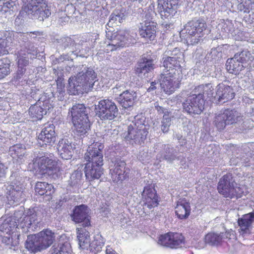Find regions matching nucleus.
<instances>
[{
  "label": "nucleus",
  "mask_w": 254,
  "mask_h": 254,
  "mask_svg": "<svg viewBox=\"0 0 254 254\" xmlns=\"http://www.w3.org/2000/svg\"><path fill=\"white\" fill-rule=\"evenodd\" d=\"M96 74L90 67H85L76 76L71 77L68 79V91L73 95H79L88 93L94 89V86L98 84L96 80Z\"/></svg>",
  "instance_id": "obj_1"
},
{
  "label": "nucleus",
  "mask_w": 254,
  "mask_h": 254,
  "mask_svg": "<svg viewBox=\"0 0 254 254\" xmlns=\"http://www.w3.org/2000/svg\"><path fill=\"white\" fill-rule=\"evenodd\" d=\"M55 236L51 230H43L37 235L28 237L25 243L26 249L36 253L49 247L55 240Z\"/></svg>",
  "instance_id": "obj_2"
},
{
  "label": "nucleus",
  "mask_w": 254,
  "mask_h": 254,
  "mask_svg": "<svg viewBox=\"0 0 254 254\" xmlns=\"http://www.w3.org/2000/svg\"><path fill=\"white\" fill-rule=\"evenodd\" d=\"M43 0H22V13H25L32 19L43 21L51 14L48 6L43 2Z\"/></svg>",
  "instance_id": "obj_3"
},
{
  "label": "nucleus",
  "mask_w": 254,
  "mask_h": 254,
  "mask_svg": "<svg viewBox=\"0 0 254 254\" xmlns=\"http://www.w3.org/2000/svg\"><path fill=\"white\" fill-rule=\"evenodd\" d=\"M206 29V24L202 20H192L185 25L181 32L187 34V43L193 45L198 44L202 40Z\"/></svg>",
  "instance_id": "obj_4"
},
{
  "label": "nucleus",
  "mask_w": 254,
  "mask_h": 254,
  "mask_svg": "<svg viewBox=\"0 0 254 254\" xmlns=\"http://www.w3.org/2000/svg\"><path fill=\"white\" fill-rule=\"evenodd\" d=\"M243 120L241 114L236 109H225L223 112L216 114L213 124L219 130H223L227 125L240 122Z\"/></svg>",
  "instance_id": "obj_5"
},
{
  "label": "nucleus",
  "mask_w": 254,
  "mask_h": 254,
  "mask_svg": "<svg viewBox=\"0 0 254 254\" xmlns=\"http://www.w3.org/2000/svg\"><path fill=\"white\" fill-rule=\"evenodd\" d=\"M253 60V57L249 51H243L227 60L226 64L227 69L231 73L237 74L247 66L249 62Z\"/></svg>",
  "instance_id": "obj_6"
},
{
  "label": "nucleus",
  "mask_w": 254,
  "mask_h": 254,
  "mask_svg": "<svg viewBox=\"0 0 254 254\" xmlns=\"http://www.w3.org/2000/svg\"><path fill=\"white\" fill-rule=\"evenodd\" d=\"M176 69L164 70L158 78L160 87L163 91L169 95L173 93L179 87L180 80L179 73Z\"/></svg>",
  "instance_id": "obj_7"
},
{
  "label": "nucleus",
  "mask_w": 254,
  "mask_h": 254,
  "mask_svg": "<svg viewBox=\"0 0 254 254\" xmlns=\"http://www.w3.org/2000/svg\"><path fill=\"white\" fill-rule=\"evenodd\" d=\"M204 98L200 94L192 92L183 102V110L192 116L199 115L204 110Z\"/></svg>",
  "instance_id": "obj_8"
},
{
  "label": "nucleus",
  "mask_w": 254,
  "mask_h": 254,
  "mask_svg": "<svg viewBox=\"0 0 254 254\" xmlns=\"http://www.w3.org/2000/svg\"><path fill=\"white\" fill-rule=\"evenodd\" d=\"M95 111L96 115L102 120H112L118 114L116 105L108 99L101 100L95 105Z\"/></svg>",
  "instance_id": "obj_9"
},
{
  "label": "nucleus",
  "mask_w": 254,
  "mask_h": 254,
  "mask_svg": "<svg viewBox=\"0 0 254 254\" xmlns=\"http://www.w3.org/2000/svg\"><path fill=\"white\" fill-rule=\"evenodd\" d=\"M39 169L42 174H46L50 178L56 179L59 177V168L57 162L53 159V156H43L37 158Z\"/></svg>",
  "instance_id": "obj_10"
},
{
  "label": "nucleus",
  "mask_w": 254,
  "mask_h": 254,
  "mask_svg": "<svg viewBox=\"0 0 254 254\" xmlns=\"http://www.w3.org/2000/svg\"><path fill=\"white\" fill-rule=\"evenodd\" d=\"M106 37L111 41L108 45V50H116L118 48L123 47L128 45L131 42V38L127 31L119 30L112 33L111 31L106 32Z\"/></svg>",
  "instance_id": "obj_11"
},
{
  "label": "nucleus",
  "mask_w": 254,
  "mask_h": 254,
  "mask_svg": "<svg viewBox=\"0 0 254 254\" xmlns=\"http://www.w3.org/2000/svg\"><path fill=\"white\" fill-rule=\"evenodd\" d=\"M235 185L236 184L231 175H224L219 182L218 186L219 192L226 197L237 196L238 190L239 188L235 187Z\"/></svg>",
  "instance_id": "obj_12"
},
{
  "label": "nucleus",
  "mask_w": 254,
  "mask_h": 254,
  "mask_svg": "<svg viewBox=\"0 0 254 254\" xmlns=\"http://www.w3.org/2000/svg\"><path fill=\"white\" fill-rule=\"evenodd\" d=\"M104 145L101 143L96 142L90 145L85 154L84 158L88 163L103 164V150Z\"/></svg>",
  "instance_id": "obj_13"
},
{
  "label": "nucleus",
  "mask_w": 254,
  "mask_h": 254,
  "mask_svg": "<svg viewBox=\"0 0 254 254\" xmlns=\"http://www.w3.org/2000/svg\"><path fill=\"white\" fill-rule=\"evenodd\" d=\"M89 212V210L87 206L83 204L76 206L70 215L71 219L76 223L81 224L83 228L88 227L90 225Z\"/></svg>",
  "instance_id": "obj_14"
},
{
  "label": "nucleus",
  "mask_w": 254,
  "mask_h": 254,
  "mask_svg": "<svg viewBox=\"0 0 254 254\" xmlns=\"http://www.w3.org/2000/svg\"><path fill=\"white\" fill-rule=\"evenodd\" d=\"M56 140L55 126L53 124H48L42 129L38 136V144L40 146L45 145H52Z\"/></svg>",
  "instance_id": "obj_15"
},
{
  "label": "nucleus",
  "mask_w": 254,
  "mask_h": 254,
  "mask_svg": "<svg viewBox=\"0 0 254 254\" xmlns=\"http://www.w3.org/2000/svg\"><path fill=\"white\" fill-rule=\"evenodd\" d=\"M178 3L176 0H158V9L162 18L171 17L176 12Z\"/></svg>",
  "instance_id": "obj_16"
},
{
  "label": "nucleus",
  "mask_w": 254,
  "mask_h": 254,
  "mask_svg": "<svg viewBox=\"0 0 254 254\" xmlns=\"http://www.w3.org/2000/svg\"><path fill=\"white\" fill-rule=\"evenodd\" d=\"M235 93L233 89L229 86L223 83L219 84L216 87L214 98L219 102L224 103L234 98Z\"/></svg>",
  "instance_id": "obj_17"
},
{
  "label": "nucleus",
  "mask_w": 254,
  "mask_h": 254,
  "mask_svg": "<svg viewBox=\"0 0 254 254\" xmlns=\"http://www.w3.org/2000/svg\"><path fill=\"white\" fill-rule=\"evenodd\" d=\"M126 163L123 161L116 163L113 168L110 169V174L113 181L118 183L126 179L129 170H126Z\"/></svg>",
  "instance_id": "obj_18"
},
{
  "label": "nucleus",
  "mask_w": 254,
  "mask_h": 254,
  "mask_svg": "<svg viewBox=\"0 0 254 254\" xmlns=\"http://www.w3.org/2000/svg\"><path fill=\"white\" fill-rule=\"evenodd\" d=\"M22 215V210L16 211L13 216L6 218L0 226V231L8 233H13V230L18 228V218Z\"/></svg>",
  "instance_id": "obj_19"
},
{
  "label": "nucleus",
  "mask_w": 254,
  "mask_h": 254,
  "mask_svg": "<svg viewBox=\"0 0 254 254\" xmlns=\"http://www.w3.org/2000/svg\"><path fill=\"white\" fill-rule=\"evenodd\" d=\"M7 190V198L10 205H17L25 199V194L18 186L14 188V186H9Z\"/></svg>",
  "instance_id": "obj_20"
},
{
  "label": "nucleus",
  "mask_w": 254,
  "mask_h": 254,
  "mask_svg": "<svg viewBox=\"0 0 254 254\" xmlns=\"http://www.w3.org/2000/svg\"><path fill=\"white\" fill-rule=\"evenodd\" d=\"M103 164H97L94 163H87L85 164L84 172L85 176L89 181L99 179L103 174Z\"/></svg>",
  "instance_id": "obj_21"
},
{
  "label": "nucleus",
  "mask_w": 254,
  "mask_h": 254,
  "mask_svg": "<svg viewBox=\"0 0 254 254\" xmlns=\"http://www.w3.org/2000/svg\"><path fill=\"white\" fill-rule=\"evenodd\" d=\"M151 19H148V21H145L143 25L139 29V34L142 37L149 39L150 40H153L156 34V23L152 21V16L155 14L154 12H152Z\"/></svg>",
  "instance_id": "obj_22"
},
{
  "label": "nucleus",
  "mask_w": 254,
  "mask_h": 254,
  "mask_svg": "<svg viewBox=\"0 0 254 254\" xmlns=\"http://www.w3.org/2000/svg\"><path fill=\"white\" fill-rule=\"evenodd\" d=\"M154 61L146 58H142L136 68V72L141 77H146L148 73L154 69Z\"/></svg>",
  "instance_id": "obj_23"
},
{
  "label": "nucleus",
  "mask_w": 254,
  "mask_h": 254,
  "mask_svg": "<svg viewBox=\"0 0 254 254\" xmlns=\"http://www.w3.org/2000/svg\"><path fill=\"white\" fill-rule=\"evenodd\" d=\"M175 209V212L179 218H187L190 213V203L185 198H180L177 201Z\"/></svg>",
  "instance_id": "obj_24"
},
{
  "label": "nucleus",
  "mask_w": 254,
  "mask_h": 254,
  "mask_svg": "<svg viewBox=\"0 0 254 254\" xmlns=\"http://www.w3.org/2000/svg\"><path fill=\"white\" fill-rule=\"evenodd\" d=\"M57 149L60 156L64 159H69L72 156L71 142L66 138H63L59 141Z\"/></svg>",
  "instance_id": "obj_25"
},
{
  "label": "nucleus",
  "mask_w": 254,
  "mask_h": 254,
  "mask_svg": "<svg viewBox=\"0 0 254 254\" xmlns=\"http://www.w3.org/2000/svg\"><path fill=\"white\" fill-rule=\"evenodd\" d=\"M241 233L242 235L249 234L252 224L254 222V213L251 212L244 215L238 221Z\"/></svg>",
  "instance_id": "obj_26"
},
{
  "label": "nucleus",
  "mask_w": 254,
  "mask_h": 254,
  "mask_svg": "<svg viewBox=\"0 0 254 254\" xmlns=\"http://www.w3.org/2000/svg\"><path fill=\"white\" fill-rule=\"evenodd\" d=\"M41 102H39L36 104L31 106L29 109V113L31 117L33 119L41 120L44 115H46L51 108V105L43 107L41 106Z\"/></svg>",
  "instance_id": "obj_27"
},
{
  "label": "nucleus",
  "mask_w": 254,
  "mask_h": 254,
  "mask_svg": "<svg viewBox=\"0 0 254 254\" xmlns=\"http://www.w3.org/2000/svg\"><path fill=\"white\" fill-rule=\"evenodd\" d=\"M136 97L135 92L127 90L120 95L119 102L123 108L127 109L133 105Z\"/></svg>",
  "instance_id": "obj_28"
},
{
  "label": "nucleus",
  "mask_w": 254,
  "mask_h": 254,
  "mask_svg": "<svg viewBox=\"0 0 254 254\" xmlns=\"http://www.w3.org/2000/svg\"><path fill=\"white\" fill-rule=\"evenodd\" d=\"M89 109L83 104H76L72 106L70 110L72 116V120L76 121L81 119L88 118Z\"/></svg>",
  "instance_id": "obj_29"
},
{
  "label": "nucleus",
  "mask_w": 254,
  "mask_h": 254,
  "mask_svg": "<svg viewBox=\"0 0 254 254\" xmlns=\"http://www.w3.org/2000/svg\"><path fill=\"white\" fill-rule=\"evenodd\" d=\"M76 230L79 247L82 249H87L90 245L89 232L82 228H77Z\"/></svg>",
  "instance_id": "obj_30"
},
{
  "label": "nucleus",
  "mask_w": 254,
  "mask_h": 254,
  "mask_svg": "<svg viewBox=\"0 0 254 254\" xmlns=\"http://www.w3.org/2000/svg\"><path fill=\"white\" fill-rule=\"evenodd\" d=\"M75 130L80 135L85 134L89 130L90 127V122L88 118L81 119L76 121L73 120Z\"/></svg>",
  "instance_id": "obj_31"
},
{
  "label": "nucleus",
  "mask_w": 254,
  "mask_h": 254,
  "mask_svg": "<svg viewBox=\"0 0 254 254\" xmlns=\"http://www.w3.org/2000/svg\"><path fill=\"white\" fill-rule=\"evenodd\" d=\"M143 193L145 196L144 206L148 209H151L158 204V197L154 190L145 189Z\"/></svg>",
  "instance_id": "obj_32"
},
{
  "label": "nucleus",
  "mask_w": 254,
  "mask_h": 254,
  "mask_svg": "<svg viewBox=\"0 0 254 254\" xmlns=\"http://www.w3.org/2000/svg\"><path fill=\"white\" fill-rule=\"evenodd\" d=\"M178 154V152L176 149L169 145H164L163 150L161 152V156L163 159L170 163L176 159L179 160Z\"/></svg>",
  "instance_id": "obj_33"
},
{
  "label": "nucleus",
  "mask_w": 254,
  "mask_h": 254,
  "mask_svg": "<svg viewBox=\"0 0 254 254\" xmlns=\"http://www.w3.org/2000/svg\"><path fill=\"white\" fill-rule=\"evenodd\" d=\"M169 52H165L164 57L162 59L163 66L165 68L164 70H171V69H175V67H179L181 66V60L169 57L168 56Z\"/></svg>",
  "instance_id": "obj_34"
},
{
  "label": "nucleus",
  "mask_w": 254,
  "mask_h": 254,
  "mask_svg": "<svg viewBox=\"0 0 254 254\" xmlns=\"http://www.w3.org/2000/svg\"><path fill=\"white\" fill-rule=\"evenodd\" d=\"M140 120V118L139 116L130 117L129 121H131V123L128 126L127 133L126 136L127 139L133 140L138 130L137 122H139Z\"/></svg>",
  "instance_id": "obj_35"
},
{
  "label": "nucleus",
  "mask_w": 254,
  "mask_h": 254,
  "mask_svg": "<svg viewBox=\"0 0 254 254\" xmlns=\"http://www.w3.org/2000/svg\"><path fill=\"white\" fill-rule=\"evenodd\" d=\"M144 120L140 119L138 124V130L136 135L134 137L133 140L135 142L140 143L146 139L147 135L148 133L146 126L143 124Z\"/></svg>",
  "instance_id": "obj_36"
},
{
  "label": "nucleus",
  "mask_w": 254,
  "mask_h": 254,
  "mask_svg": "<svg viewBox=\"0 0 254 254\" xmlns=\"http://www.w3.org/2000/svg\"><path fill=\"white\" fill-rule=\"evenodd\" d=\"M36 192L40 195H50L54 192V188L52 185L46 182H38L35 185Z\"/></svg>",
  "instance_id": "obj_37"
},
{
  "label": "nucleus",
  "mask_w": 254,
  "mask_h": 254,
  "mask_svg": "<svg viewBox=\"0 0 254 254\" xmlns=\"http://www.w3.org/2000/svg\"><path fill=\"white\" fill-rule=\"evenodd\" d=\"M1 242L7 246L10 249L15 251L16 248L19 245L18 236L13 233L11 235L10 233L7 234V236L2 237Z\"/></svg>",
  "instance_id": "obj_38"
},
{
  "label": "nucleus",
  "mask_w": 254,
  "mask_h": 254,
  "mask_svg": "<svg viewBox=\"0 0 254 254\" xmlns=\"http://www.w3.org/2000/svg\"><path fill=\"white\" fill-rule=\"evenodd\" d=\"M193 93H198L204 98V95L210 98L213 96V88L210 83L202 84L195 87L192 91Z\"/></svg>",
  "instance_id": "obj_39"
},
{
  "label": "nucleus",
  "mask_w": 254,
  "mask_h": 254,
  "mask_svg": "<svg viewBox=\"0 0 254 254\" xmlns=\"http://www.w3.org/2000/svg\"><path fill=\"white\" fill-rule=\"evenodd\" d=\"M51 254H72L70 244L68 242L53 246L51 250Z\"/></svg>",
  "instance_id": "obj_40"
},
{
  "label": "nucleus",
  "mask_w": 254,
  "mask_h": 254,
  "mask_svg": "<svg viewBox=\"0 0 254 254\" xmlns=\"http://www.w3.org/2000/svg\"><path fill=\"white\" fill-rule=\"evenodd\" d=\"M104 245V238L101 235H96L94 237V240L90 244V251L96 254L101 251Z\"/></svg>",
  "instance_id": "obj_41"
},
{
  "label": "nucleus",
  "mask_w": 254,
  "mask_h": 254,
  "mask_svg": "<svg viewBox=\"0 0 254 254\" xmlns=\"http://www.w3.org/2000/svg\"><path fill=\"white\" fill-rule=\"evenodd\" d=\"M26 153L25 148L21 144H16L9 148V153L13 158L21 159Z\"/></svg>",
  "instance_id": "obj_42"
},
{
  "label": "nucleus",
  "mask_w": 254,
  "mask_h": 254,
  "mask_svg": "<svg viewBox=\"0 0 254 254\" xmlns=\"http://www.w3.org/2000/svg\"><path fill=\"white\" fill-rule=\"evenodd\" d=\"M183 242L184 238L181 234L179 233H172L171 245H170V248L172 249H177L181 247Z\"/></svg>",
  "instance_id": "obj_43"
},
{
  "label": "nucleus",
  "mask_w": 254,
  "mask_h": 254,
  "mask_svg": "<svg viewBox=\"0 0 254 254\" xmlns=\"http://www.w3.org/2000/svg\"><path fill=\"white\" fill-rule=\"evenodd\" d=\"M40 33L38 31L27 32L26 33H20L19 34L18 38L19 39V43L20 46L22 45L23 43H26L29 41V39L33 37L35 38L37 36L40 35Z\"/></svg>",
  "instance_id": "obj_44"
},
{
  "label": "nucleus",
  "mask_w": 254,
  "mask_h": 254,
  "mask_svg": "<svg viewBox=\"0 0 254 254\" xmlns=\"http://www.w3.org/2000/svg\"><path fill=\"white\" fill-rule=\"evenodd\" d=\"M124 15L123 13L118 10L115 11L111 14L108 25L113 26L115 23H121L124 18Z\"/></svg>",
  "instance_id": "obj_45"
},
{
  "label": "nucleus",
  "mask_w": 254,
  "mask_h": 254,
  "mask_svg": "<svg viewBox=\"0 0 254 254\" xmlns=\"http://www.w3.org/2000/svg\"><path fill=\"white\" fill-rule=\"evenodd\" d=\"M20 47L21 50L19 52L26 53L27 55L32 54L34 55L37 53L36 48L34 47L33 43L30 41L26 43H23Z\"/></svg>",
  "instance_id": "obj_46"
},
{
  "label": "nucleus",
  "mask_w": 254,
  "mask_h": 254,
  "mask_svg": "<svg viewBox=\"0 0 254 254\" xmlns=\"http://www.w3.org/2000/svg\"><path fill=\"white\" fill-rule=\"evenodd\" d=\"M222 236L216 233H209L206 235L205 240L207 243L210 245L217 244L222 239Z\"/></svg>",
  "instance_id": "obj_47"
},
{
  "label": "nucleus",
  "mask_w": 254,
  "mask_h": 254,
  "mask_svg": "<svg viewBox=\"0 0 254 254\" xmlns=\"http://www.w3.org/2000/svg\"><path fill=\"white\" fill-rule=\"evenodd\" d=\"M20 210H22V215L16 220V221L18 222V227L19 226L21 228H26L28 229L31 226V222L29 221V219L27 218L28 217V215L24 214L22 209Z\"/></svg>",
  "instance_id": "obj_48"
},
{
  "label": "nucleus",
  "mask_w": 254,
  "mask_h": 254,
  "mask_svg": "<svg viewBox=\"0 0 254 254\" xmlns=\"http://www.w3.org/2000/svg\"><path fill=\"white\" fill-rule=\"evenodd\" d=\"M16 0H6L0 4V10L6 12L8 10H13L14 7L16 8Z\"/></svg>",
  "instance_id": "obj_49"
},
{
  "label": "nucleus",
  "mask_w": 254,
  "mask_h": 254,
  "mask_svg": "<svg viewBox=\"0 0 254 254\" xmlns=\"http://www.w3.org/2000/svg\"><path fill=\"white\" fill-rule=\"evenodd\" d=\"M28 55L26 53H23L21 52H18V68L20 67H24L29 64Z\"/></svg>",
  "instance_id": "obj_50"
},
{
  "label": "nucleus",
  "mask_w": 254,
  "mask_h": 254,
  "mask_svg": "<svg viewBox=\"0 0 254 254\" xmlns=\"http://www.w3.org/2000/svg\"><path fill=\"white\" fill-rule=\"evenodd\" d=\"M171 114L163 115L161 125V130L163 132H167L169 130L171 125Z\"/></svg>",
  "instance_id": "obj_51"
},
{
  "label": "nucleus",
  "mask_w": 254,
  "mask_h": 254,
  "mask_svg": "<svg viewBox=\"0 0 254 254\" xmlns=\"http://www.w3.org/2000/svg\"><path fill=\"white\" fill-rule=\"evenodd\" d=\"M59 43L60 48L63 49L73 46L74 45V41L70 37H68L61 38L60 40Z\"/></svg>",
  "instance_id": "obj_52"
},
{
  "label": "nucleus",
  "mask_w": 254,
  "mask_h": 254,
  "mask_svg": "<svg viewBox=\"0 0 254 254\" xmlns=\"http://www.w3.org/2000/svg\"><path fill=\"white\" fill-rule=\"evenodd\" d=\"M25 72V68L23 67L18 68L16 72L15 73L12 82L14 84H18L23 79V75Z\"/></svg>",
  "instance_id": "obj_53"
},
{
  "label": "nucleus",
  "mask_w": 254,
  "mask_h": 254,
  "mask_svg": "<svg viewBox=\"0 0 254 254\" xmlns=\"http://www.w3.org/2000/svg\"><path fill=\"white\" fill-rule=\"evenodd\" d=\"M172 233H168L161 235L158 240V243L162 246L169 247L171 245Z\"/></svg>",
  "instance_id": "obj_54"
},
{
  "label": "nucleus",
  "mask_w": 254,
  "mask_h": 254,
  "mask_svg": "<svg viewBox=\"0 0 254 254\" xmlns=\"http://www.w3.org/2000/svg\"><path fill=\"white\" fill-rule=\"evenodd\" d=\"M82 173L80 171H75L71 175L70 183L71 186H75L80 183L82 178Z\"/></svg>",
  "instance_id": "obj_55"
},
{
  "label": "nucleus",
  "mask_w": 254,
  "mask_h": 254,
  "mask_svg": "<svg viewBox=\"0 0 254 254\" xmlns=\"http://www.w3.org/2000/svg\"><path fill=\"white\" fill-rule=\"evenodd\" d=\"M98 35L96 33H88L82 37V39L80 42L81 44H82L84 42H90L94 43L95 42Z\"/></svg>",
  "instance_id": "obj_56"
},
{
  "label": "nucleus",
  "mask_w": 254,
  "mask_h": 254,
  "mask_svg": "<svg viewBox=\"0 0 254 254\" xmlns=\"http://www.w3.org/2000/svg\"><path fill=\"white\" fill-rule=\"evenodd\" d=\"M211 58L215 60H218L222 58L221 48L217 47L211 50L210 53Z\"/></svg>",
  "instance_id": "obj_57"
},
{
  "label": "nucleus",
  "mask_w": 254,
  "mask_h": 254,
  "mask_svg": "<svg viewBox=\"0 0 254 254\" xmlns=\"http://www.w3.org/2000/svg\"><path fill=\"white\" fill-rule=\"evenodd\" d=\"M167 52H169V54L168 56L169 57H173V58H175L177 59H179V60H181V62H182L183 55L179 49L175 48L171 52L170 51H168Z\"/></svg>",
  "instance_id": "obj_58"
},
{
  "label": "nucleus",
  "mask_w": 254,
  "mask_h": 254,
  "mask_svg": "<svg viewBox=\"0 0 254 254\" xmlns=\"http://www.w3.org/2000/svg\"><path fill=\"white\" fill-rule=\"evenodd\" d=\"M9 106L7 103L0 101V115H4L8 113Z\"/></svg>",
  "instance_id": "obj_59"
},
{
  "label": "nucleus",
  "mask_w": 254,
  "mask_h": 254,
  "mask_svg": "<svg viewBox=\"0 0 254 254\" xmlns=\"http://www.w3.org/2000/svg\"><path fill=\"white\" fill-rule=\"evenodd\" d=\"M57 92L59 93L58 96L59 99L62 100L64 94V85L62 83H57Z\"/></svg>",
  "instance_id": "obj_60"
},
{
  "label": "nucleus",
  "mask_w": 254,
  "mask_h": 254,
  "mask_svg": "<svg viewBox=\"0 0 254 254\" xmlns=\"http://www.w3.org/2000/svg\"><path fill=\"white\" fill-rule=\"evenodd\" d=\"M154 108L157 111V112L159 114H164V115L166 114H170L171 113L168 111L166 109L164 108L163 107L159 106L158 102L154 103Z\"/></svg>",
  "instance_id": "obj_61"
},
{
  "label": "nucleus",
  "mask_w": 254,
  "mask_h": 254,
  "mask_svg": "<svg viewBox=\"0 0 254 254\" xmlns=\"http://www.w3.org/2000/svg\"><path fill=\"white\" fill-rule=\"evenodd\" d=\"M9 72V68L2 66L0 68V79L3 78Z\"/></svg>",
  "instance_id": "obj_62"
},
{
  "label": "nucleus",
  "mask_w": 254,
  "mask_h": 254,
  "mask_svg": "<svg viewBox=\"0 0 254 254\" xmlns=\"http://www.w3.org/2000/svg\"><path fill=\"white\" fill-rule=\"evenodd\" d=\"M28 217H27V219H29V221L31 222V226L33 224H35L36 223H38L37 218V214L35 213H33L32 214H28Z\"/></svg>",
  "instance_id": "obj_63"
},
{
  "label": "nucleus",
  "mask_w": 254,
  "mask_h": 254,
  "mask_svg": "<svg viewBox=\"0 0 254 254\" xmlns=\"http://www.w3.org/2000/svg\"><path fill=\"white\" fill-rule=\"evenodd\" d=\"M245 103H251L250 106L251 109V113L254 114V100L250 99L248 98H245L244 99Z\"/></svg>",
  "instance_id": "obj_64"
}]
</instances>
